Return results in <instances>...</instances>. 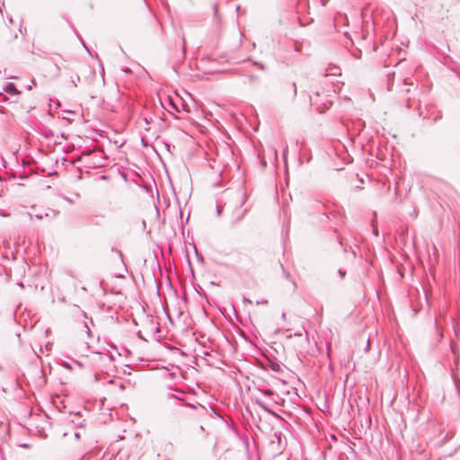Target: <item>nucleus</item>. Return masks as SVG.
I'll list each match as a JSON object with an SVG mask.
<instances>
[{"label":"nucleus","instance_id":"obj_1","mask_svg":"<svg viewBox=\"0 0 460 460\" xmlns=\"http://www.w3.org/2000/svg\"><path fill=\"white\" fill-rule=\"evenodd\" d=\"M9 104L13 113L25 114L35 108L36 102L31 94H21L12 100Z\"/></svg>","mask_w":460,"mask_h":460},{"label":"nucleus","instance_id":"obj_2","mask_svg":"<svg viewBox=\"0 0 460 460\" xmlns=\"http://www.w3.org/2000/svg\"><path fill=\"white\" fill-rule=\"evenodd\" d=\"M6 92H7L8 93H10V94H11L12 96H13V97H17V96H19V95H21V94H22L20 92H18V91L15 89V87H14V85H13V84H10V85H8V86L6 87Z\"/></svg>","mask_w":460,"mask_h":460},{"label":"nucleus","instance_id":"obj_3","mask_svg":"<svg viewBox=\"0 0 460 460\" xmlns=\"http://www.w3.org/2000/svg\"><path fill=\"white\" fill-rule=\"evenodd\" d=\"M263 393H264L265 394H268V395H271V394H273V392H272L271 390H265V391H263Z\"/></svg>","mask_w":460,"mask_h":460},{"label":"nucleus","instance_id":"obj_4","mask_svg":"<svg viewBox=\"0 0 460 460\" xmlns=\"http://www.w3.org/2000/svg\"><path fill=\"white\" fill-rule=\"evenodd\" d=\"M272 369H273L274 371H279V367H277V366H273Z\"/></svg>","mask_w":460,"mask_h":460},{"label":"nucleus","instance_id":"obj_5","mask_svg":"<svg viewBox=\"0 0 460 460\" xmlns=\"http://www.w3.org/2000/svg\"><path fill=\"white\" fill-rule=\"evenodd\" d=\"M287 152H288V148L286 147V149L284 150V153H283L284 157H286Z\"/></svg>","mask_w":460,"mask_h":460}]
</instances>
